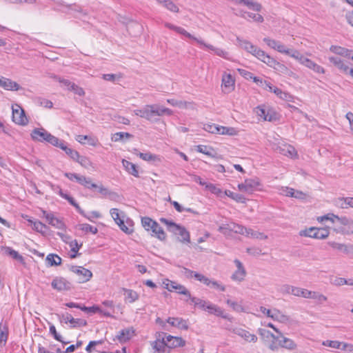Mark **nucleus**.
<instances>
[{
	"instance_id": "052dcab7",
	"label": "nucleus",
	"mask_w": 353,
	"mask_h": 353,
	"mask_svg": "<svg viewBox=\"0 0 353 353\" xmlns=\"http://www.w3.org/2000/svg\"><path fill=\"white\" fill-rule=\"evenodd\" d=\"M269 63H270V64H269L268 66H270V67H271V68H274V70H278L279 72H283L285 70H286V67L283 64L279 63V61H277L274 58H272L271 61L270 62L269 61Z\"/></svg>"
},
{
	"instance_id": "bb28decb",
	"label": "nucleus",
	"mask_w": 353,
	"mask_h": 353,
	"mask_svg": "<svg viewBox=\"0 0 353 353\" xmlns=\"http://www.w3.org/2000/svg\"><path fill=\"white\" fill-rule=\"evenodd\" d=\"M228 92H230L234 88V79L230 74L224 72L222 77V84Z\"/></svg>"
},
{
	"instance_id": "5701e85b",
	"label": "nucleus",
	"mask_w": 353,
	"mask_h": 353,
	"mask_svg": "<svg viewBox=\"0 0 353 353\" xmlns=\"http://www.w3.org/2000/svg\"><path fill=\"white\" fill-rule=\"evenodd\" d=\"M330 51L332 53L339 55L341 57L351 59L353 51L352 50L339 46L332 45L330 48Z\"/></svg>"
},
{
	"instance_id": "4be33fe9",
	"label": "nucleus",
	"mask_w": 353,
	"mask_h": 353,
	"mask_svg": "<svg viewBox=\"0 0 353 353\" xmlns=\"http://www.w3.org/2000/svg\"><path fill=\"white\" fill-rule=\"evenodd\" d=\"M206 311L210 314H214L216 316H220L225 319H230L229 314L225 313L224 310L221 307L210 302L208 305Z\"/></svg>"
},
{
	"instance_id": "f03ea898",
	"label": "nucleus",
	"mask_w": 353,
	"mask_h": 353,
	"mask_svg": "<svg viewBox=\"0 0 353 353\" xmlns=\"http://www.w3.org/2000/svg\"><path fill=\"white\" fill-rule=\"evenodd\" d=\"M160 221L168 226V229L170 232L181 236L180 241L183 243H190V233L184 227L165 218H161Z\"/></svg>"
},
{
	"instance_id": "2f4dec72",
	"label": "nucleus",
	"mask_w": 353,
	"mask_h": 353,
	"mask_svg": "<svg viewBox=\"0 0 353 353\" xmlns=\"http://www.w3.org/2000/svg\"><path fill=\"white\" fill-rule=\"evenodd\" d=\"M255 57H256L260 61H263V63H266L268 65H269L271 60L273 57H270L269 54H268L265 51L259 49V48H256V51L252 54Z\"/></svg>"
},
{
	"instance_id": "72a5a7b5",
	"label": "nucleus",
	"mask_w": 353,
	"mask_h": 353,
	"mask_svg": "<svg viewBox=\"0 0 353 353\" xmlns=\"http://www.w3.org/2000/svg\"><path fill=\"white\" fill-rule=\"evenodd\" d=\"M236 40L240 47H241L248 52L252 54H253V53L256 51L257 48L256 46H254L252 43H251L250 41L247 40L241 39L239 37H237Z\"/></svg>"
},
{
	"instance_id": "f8f14e48",
	"label": "nucleus",
	"mask_w": 353,
	"mask_h": 353,
	"mask_svg": "<svg viewBox=\"0 0 353 353\" xmlns=\"http://www.w3.org/2000/svg\"><path fill=\"white\" fill-rule=\"evenodd\" d=\"M51 286L59 292L68 291L72 288L71 283L61 276L55 277L51 283Z\"/></svg>"
},
{
	"instance_id": "49530a36",
	"label": "nucleus",
	"mask_w": 353,
	"mask_h": 353,
	"mask_svg": "<svg viewBox=\"0 0 353 353\" xmlns=\"http://www.w3.org/2000/svg\"><path fill=\"white\" fill-rule=\"evenodd\" d=\"M238 133V131L234 128L232 127H225V126H221L219 127V134H225V135H230V136H234L236 135Z\"/></svg>"
},
{
	"instance_id": "0eeeda50",
	"label": "nucleus",
	"mask_w": 353,
	"mask_h": 353,
	"mask_svg": "<svg viewBox=\"0 0 353 353\" xmlns=\"http://www.w3.org/2000/svg\"><path fill=\"white\" fill-rule=\"evenodd\" d=\"M64 175L70 181L75 180L77 183L85 186L86 188L92 189L97 188L95 183H92L90 178L70 172H65Z\"/></svg>"
},
{
	"instance_id": "f3484780",
	"label": "nucleus",
	"mask_w": 353,
	"mask_h": 353,
	"mask_svg": "<svg viewBox=\"0 0 353 353\" xmlns=\"http://www.w3.org/2000/svg\"><path fill=\"white\" fill-rule=\"evenodd\" d=\"M329 61L332 63L341 72L348 74L350 68L346 61L338 57H329Z\"/></svg>"
},
{
	"instance_id": "09e8293b",
	"label": "nucleus",
	"mask_w": 353,
	"mask_h": 353,
	"mask_svg": "<svg viewBox=\"0 0 353 353\" xmlns=\"http://www.w3.org/2000/svg\"><path fill=\"white\" fill-rule=\"evenodd\" d=\"M152 233H154V236L158 238L159 240H164L166 237V235L163 230V228L159 225V224L157 222V226H154L151 230Z\"/></svg>"
},
{
	"instance_id": "cd10ccee",
	"label": "nucleus",
	"mask_w": 353,
	"mask_h": 353,
	"mask_svg": "<svg viewBox=\"0 0 353 353\" xmlns=\"http://www.w3.org/2000/svg\"><path fill=\"white\" fill-rule=\"evenodd\" d=\"M279 342V345L281 347L292 350L296 347V345L294 341L292 339L285 337L281 333L280 336H279V339L277 340Z\"/></svg>"
},
{
	"instance_id": "b1692460",
	"label": "nucleus",
	"mask_w": 353,
	"mask_h": 353,
	"mask_svg": "<svg viewBox=\"0 0 353 353\" xmlns=\"http://www.w3.org/2000/svg\"><path fill=\"white\" fill-rule=\"evenodd\" d=\"M1 250L6 255H8L19 261L21 264H25V260L22 255H21L17 251L13 250L11 247L8 246H2Z\"/></svg>"
},
{
	"instance_id": "37998d69",
	"label": "nucleus",
	"mask_w": 353,
	"mask_h": 353,
	"mask_svg": "<svg viewBox=\"0 0 353 353\" xmlns=\"http://www.w3.org/2000/svg\"><path fill=\"white\" fill-rule=\"evenodd\" d=\"M230 223L232 232L246 236L248 228L234 222H230Z\"/></svg>"
},
{
	"instance_id": "0e129e2a",
	"label": "nucleus",
	"mask_w": 353,
	"mask_h": 353,
	"mask_svg": "<svg viewBox=\"0 0 353 353\" xmlns=\"http://www.w3.org/2000/svg\"><path fill=\"white\" fill-rule=\"evenodd\" d=\"M259 334L263 338H272L274 341L279 339L278 336H275L274 334H272L270 331L265 330V329H259L258 330Z\"/></svg>"
},
{
	"instance_id": "1a4fd4ad",
	"label": "nucleus",
	"mask_w": 353,
	"mask_h": 353,
	"mask_svg": "<svg viewBox=\"0 0 353 353\" xmlns=\"http://www.w3.org/2000/svg\"><path fill=\"white\" fill-rule=\"evenodd\" d=\"M260 185V180L255 177L253 179H245L244 183L239 184L238 188L240 191L245 192L248 193H252L254 191L258 190V188Z\"/></svg>"
},
{
	"instance_id": "7ed1b4c3",
	"label": "nucleus",
	"mask_w": 353,
	"mask_h": 353,
	"mask_svg": "<svg viewBox=\"0 0 353 353\" xmlns=\"http://www.w3.org/2000/svg\"><path fill=\"white\" fill-rule=\"evenodd\" d=\"M31 137L34 141L48 142L54 146L58 145L59 139L49 133L44 128H35L31 132Z\"/></svg>"
},
{
	"instance_id": "bf43d9fd",
	"label": "nucleus",
	"mask_w": 353,
	"mask_h": 353,
	"mask_svg": "<svg viewBox=\"0 0 353 353\" xmlns=\"http://www.w3.org/2000/svg\"><path fill=\"white\" fill-rule=\"evenodd\" d=\"M317 239H325L330 234V228H317Z\"/></svg>"
},
{
	"instance_id": "c9c22d12",
	"label": "nucleus",
	"mask_w": 353,
	"mask_h": 353,
	"mask_svg": "<svg viewBox=\"0 0 353 353\" xmlns=\"http://www.w3.org/2000/svg\"><path fill=\"white\" fill-rule=\"evenodd\" d=\"M155 117H161L163 115L170 116L172 115L173 111L170 108L159 105L158 104H154Z\"/></svg>"
},
{
	"instance_id": "ddd939ff",
	"label": "nucleus",
	"mask_w": 353,
	"mask_h": 353,
	"mask_svg": "<svg viewBox=\"0 0 353 353\" xmlns=\"http://www.w3.org/2000/svg\"><path fill=\"white\" fill-rule=\"evenodd\" d=\"M59 319L61 323H70L72 327L85 326L87 325L86 321L81 319H74L68 312L59 315Z\"/></svg>"
},
{
	"instance_id": "5fc2aeb1",
	"label": "nucleus",
	"mask_w": 353,
	"mask_h": 353,
	"mask_svg": "<svg viewBox=\"0 0 353 353\" xmlns=\"http://www.w3.org/2000/svg\"><path fill=\"white\" fill-rule=\"evenodd\" d=\"M256 112L259 117L263 119L265 121H271L273 118L268 117V112L266 111L265 108L263 106H258L256 108Z\"/></svg>"
},
{
	"instance_id": "864d4df0",
	"label": "nucleus",
	"mask_w": 353,
	"mask_h": 353,
	"mask_svg": "<svg viewBox=\"0 0 353 353\" xmlns=\"http://www.w3.org/2000/svg\"><path fill=\"white\" fill-rule=\"evenodd\" d=\"M242 17L245 19H252L253 21L259 23H262L263 21V17L259 14L245 12Z\"/></svg>"
},
{
	"instance_id": "a18cd8bd",
	"label": "nucleus",
	"mask_w": 353,
	"mask_h": 353,
	"mask_svg": "<svg viewBox=\"0 0 353 353\" xmlns=\"http://www.w3.org/2000/svg\"><path fill=\"white\" fill-rule=\"evenodd\" d=\"M196 150L198 152L203 153L210 157H213L214 155L213 154L214 150L212 148L203 145H199L196 146Z\"/></svg>"
},
{
	"instance_id": "13d9d810",
	"label": "nucleus",
	"mask_w": 353,
	"mask_h": 353,
	"mask_svg": "<svg viewBox=\"0 0 353 353\" xmlns=\"http://www.w3.org/2000/svg\"><path fill=\"white\" fill-rule=\"evenodd\" d=\"M310 292V291L308 290L295 287V288L293 291V295L307 299L308 296H309Z\"/></svg>"
},
{
	"instance_id": "4c0bfd02",
	"label": "nucleus",
	"mask_w": 353,
	"mask_h": 353,
	"mask_svg": "<svg viewBox=\"0 0 353 353\" xmlns=\"http://www.w3.org/2000/svg\"><path fill=\"white\" fill-rule=\"evenodd\" d=\"M188 299L191 300V302L194 303L195 307H198L199 308L205 311L207 310V307L210 301H205V300H203L200 298L192 296L191 298Z\"/></svg>"
},
{
	"instance_id": "f257e3e1",
	"label": "nucleus",
	"mask_w": 353,
	"mask_h": 353,
	"mask_svg": "<svg viewBox=\"0 0 353 353\" xmlns=\"http://www.w3.org/2000/svg\"><path fill=\"white\" fill-rule=\"evenodd\" d=\"M263 41L270 48L277 50L280 53L289 55L294 59H298L301 57V53L298 50L288 48L276 40L270 39L269 37H265L263 39Z\"/></svg>"
},
{
	"instance_id": "8fccbe9b",
	"label": "nucleus",
	"mask_w": 353,
	"mask_h": 353,
	"mask_svg": "<svg viewBox=\"0 0 353 353\" xmlns=\"http://www.w3.org/2000/svg\"><path fill=\"white\" fill-rule=\"evenodd\" d=\"M126 223L128 225L125 224L124 220L119 221L117 224L119 225L120 229L124 232L125 234H130L133 232L132 225L130 223V221H127Z\"/></svg>"
},
{
	"instance_id": "e433bc0d",
	"label": "nucleus",
	"mask_w": 353,
	"mask_h": 353,
	"mask_svg": "<svg viewBox=\"0 0 353 353\" xmlns=\"http://www.w3.org/2000/svg\"><path fill=\"white\" fill-rule=\"evenodd\" d=\"M279 152L291 158L296 155L295 148L290 145H284L283 147H279Z\"/></svg>"
},
{
	"instance_id": "2eb2a0df",
	"label": "nucleus",
	"mask_w": 353,
	"mask_h": 353,
	"mask_svg": "<svg viewBox=\"0 0 353 353\" xmlns=\"http://www.w3.org/2000/svg\"><path fill=\"white\" fill-rule=\"evenodd\" d=\"M194 40L195 41H196L197 43L200 44L201 46H203V47L210 50L211 51L214 52V53L220 57H222L223 59H230L229 58V53L228 52H226L225 50L221 49V48H215L214 46H212V45H210V44H207L205 43L203 40L200 39H197V38H194Z\"/></svg>"
},
{
	"instance_id": "774afa93",
	"label": "nucleus",
	"mask_w": 353,
	"mask_h": 353,
	"mask_svg": "<svg viewBox=\"0 0 353 353\" xmlns=\"http://www.w3.org/2000/svg\"><path fill=\"white\" fill-rule=\"evenodd\" d=\"M32 228L37 232L44 233L47 226L39 221L32 222Z\"/></svg>"
},
{
	"instance_id": "3c124183",
	"label": "nucleus",
	"mask_w": 353,
	"mask_h": 353,
	"mask_svg": "<svg viewBox=\"0 0 353 353\" xmlns=\"http://www.w3.org/2000/svg\"><path fill=\"white\" fill-rule=\"evenodd\" d=\"M246 236L252 237L257 239H267L268 236L263 232L259 231H254L250 228H248L247 231Z\"/></svg>"
},
{
	"instance_id": "ea45409f",
	"label": "nucleus",
	"mask_w": 353,
	"mask_h": 353,
	"mask_svg": "<svg viewBox=\"0 0 353 353\" xmlns=\"http://www.w3.org/2000/svg\"><path fill=\"white\" fill-rule=\"evenodd\" d=\"M46 262L50 266H56L61 263V258L54 254H49L46 256Z\"/></svg>"
},
{
	"instance_id": "f704fd0d",
	"label": "nucleus",
	"mask_w": 353,
	"mask_h": 353,
	"mask_svg": "<svg viewBox=\"0 0 353 353\" xmlns=\"http://www.w3.org/2000/svg\"><path fill=\"white\" fill-rule=\"evenodd\" d=\"M165 26L170 30H174L176 32L181 34L182 35H184L185 37L190 38L191 39L194 40V38H195L194 36H192L190 33L188 32L184 28L174 26L170 23H165Z\"/></svg>"
},
{
	"instance_id": "4468645a",
	"label": "nucleus",
	"mask_w": 353,
	"mask_h": 353,
	"mask_svg": "<svg viewBox=\"0 0 353 353\" xmlns=\"http://www.w3.org/2000/svg\"><path fill=\"white\" fill-rule=\"evenodd\" d=\"M70 270L80 276L81 283L89 281L92 276V273L90 270L81 266H72Z\"/></svg>"
},
{
	"instance_id": "c03bdc74",
	"label": "nucleus",
	"mask_w": 353,
	"mask_h": 353,
	"mask_svg": "<svg viewBox=\"0 0 353 353\" xmlns=\"http://www.w3.org/2000/svg\"><path fill=\"white\" fill-rule=\"evenodd\" d=\"M76 140L80 143H84V141H87L90 145L95 146L97 143V139L88 135H78Z\"/></svg>"
},
{
	"instance_id": "680f3d73",
	"label": "nucleus",
	"mask_w": 353,
	"mask_h": 353,
	"mask_svg": "<svg viewBox=\"0 0 353 353\" xmlns=\"http://www.w3.org/2000/svg\"><path fill=\"white\" fill-rule=\"evenodd\" d=\"M343 343L338 341H330L327 340L323 342V345L330 347L334 349H341L343 347Z\"/></svg>"
},
{
	"instance_id": "aec40b11",
	"label": "nucleus",
	"mask_w": 353,
	"mask_h": 353,
	"mask_svg": "<svg viewBox=\"0 0 353 353\" xmlns=\"http://www.w3.org/2000/svg\"><path fill=\"white\" fill-rule=\"evenodd\" d=\"M232 332L244 339L248 342L256 343L257 341V336L255 334H251L242 328H234Z\"/></svg>"
},
{
	"instance_id": "20e7f679",
	"label": "nucleus",
	"mask_w": 353,
	"mask_h": 353,
	"mask_svg": "<svg viewBox=\"0 0 353 353\" xmlns=\"http://www.w3.org/2000/svg\"><path fill=\"white\" fill-rule=\"evenodd\" d=\"M334 232L343 235L353 234V220L347 216H339L338 223L333 228Z\"/></svg>"
},
{
	"instance_id": "412c9836",
	"label": "nucleus",
	"mask_w": 353,
	"mask_h": 353,
	"mask_svg": "<svg viewBox=\"0 0 353 353\" xmlns=\"http://www.w3.org/2000/svg\"><path fill=\"white\" fill-rule=\"evenodd\" d=\"M0 86L3 88L5 90L11 91H17L22 88L17 82L7 78H0Z\"/></svg>"
},
{
	"instance_id": "de8ad7c7",
	"label": "nucleus",
	"mask_w": 353,
	"mask_h": 353,
	"mask_svg": "<svg viewBox=\"0 0 353 353\" xmlns=\"http://www.w3.org/2000/svg\"><path fill=\"white\" fill-rule=\"evenodd\" d=\"M141 224L148 231L152 230L154 226H157V222L148 216H145L141 219Z\"/></svg>"
},
{
	"instance_id": "7c9ffc66",
	"label": "nucleus",
	"mask_w": 353,
	"mask_h": 353,
	"mask_svg": "<svg viewBox=\"0 0 353 353\" xmlns=\"http://www.w3.org/2000/svg\"><path fill=\"white\" fill-rule=\"evenodd\" d=\"M123 291L125 295V301L127 303H134L139 298V294L131 289L123 288Z\"/></svg>"
},
{
	"instance_id": "e2e57ef3",
	"label": "nucleus",
	"mask_w": 353,
	"mask_h": 353,
	"mask_svg": "<svg viewBox=\"0 0 353 353\" xmlns=\"http://www.w3.org/2000/svg\"><path fill=\"white\" fill-rule=\"evenodd\" d=\"M70 246L71 248V251L74 252V254H71V258H75L77 256V253L82 246V243L79 244L77 240H73L70 243Z\"/></svg>"
},
{
	"instance_id": "9b49d317",
	"label": "nucleus",
	"mask_w": 353,
	"mask_h": 353,
	"mask_svg": "<svg viewBox=\"0 0 353 353\" xmlns=\"http://www.w3.org/2000/svg\"><path fill=\"white\" fill-rule=\"evenodd\" d=\"M234 263L236 267V270L231 275L230 278L235 282L241 283L245 280L247 275L246 270L243 263L239 259H235Z\"/></svg>"
},
{
	"instance_id": "58836bf2",
	"label": "nucleus",
	"mask_w": 353,
	"mask_h": 353,
	"mask_svg": "<svg viewBox=\"0 0 353 353\" xmlns=\"http://www.w3.org/2000/svg\"><path fill=\"white\" fill-rule=\"evenodd\" d=\"M163 5L168 10L173 12H179V9L177 6L172 0H156Z\"/></svg>"
},
{
	"instance_id": "79ce46f5",
	"label": "nucleus",
	"mask_w": 353,
	"mask_h": 353,
	"mask_svg": "<svg viewBox=\"0 0 353 353\" xmlns=\"http://www.w3.org/2000/svg\"><path fill=\"white\" fill-rule=\"evenodd\" d=\"M338 219H339V216L335 215L332 213H329L326 215L319 216L317 218V221L319 222H323L324 221H330L335 226L338 223Z\"/></svg>"
},
{
	"instance_id": "4d7b16f0",
	"label": "nucleus",
	"mask_w": 353,
	"mask_h": 353,
	"mask_svg": "<svg viewBox=\"0 0 353 353\" xmlns=\"http://www.w3.org/2000/svg\"><path fill=\"white\" fill-rule=\"evenodd\" d=\"M226 303L232 308V310L237 312H245V309L243 306L236 301H232L230 299H228L226 301Z\"/></svg>"
},
{
	"instance_id": "6e6d98bb",
	"label": "nucleus",
	"mask_w": 353,
	"mask_h": 353,
	"mask_svg": "<svg viewBox=\"0 0 353 353\" xmlns=\"http://www.w3.org/2000/svg\"><path fill=\"white\" fill-rule=\"evenodd\" d=\"M79 230L85 232V233L90 232L93 234H95L98 232V229L96 227H94L88 223H81L79 225Z\"/></svg>"
},
{
	"instance_id": "c85d7f7f",
	"label": "nucleus",
	"mask_w": 353,
	"mask_h": 353,
	"mask_svg": "<svg viewBox=\"0 0 353 353\" xmlns=\"http://www.w3.org/2000/svg\"><path fill=\"white\" fill-rule=\"evenodd\" d=\"M167 102L172 106L178 107L179 108L194 109V103L193 102H188L183 101H178L174 99H167Z\"/></svg>"
},
{
	"instance_id": "6ab92c4d",
	"label": "nucleus",
	"mask_w": 353,
	"mask_h": 353,
	"mask_svg": "<svg viewBox=\"0 0 353 353\" xmlns=\"http://www.w3.org/2000/svg\"><path fill=\"white\" fill-rule=\"evenodd\" d=\"M296 59L299 60L301 62V63H303L307 68L314 70L316 73H319V74H324L325 73V70L323 67L316 64L312 60L304 57L301 54V57L298 58Z\"/></svg>"
},
{
	"instance_id": "6e6552de",
	"label": "nucleus",
	"mask_w": 353,
	"mask_h": 353,
	"mask_svg": "<svg viewBox=\"0 0 353 353\" xmlns=\"http://www.w3.org/2000/svg\"><path fill=\"white\" fill-rule=\"evenodd\" d=\"M12 121L21 125H25L28 123V120L25 114L23 109L18 104L12 105Z\"/></svg>"
},
{
	"instance_id": "393cba45",
	"label": "nucleus",
	"mask_w": 353,
	"mask_h": 353,
	"mask_svg": "<svg viewBox=\"0 0 353 353\" xmlns=\"http://www.w3.org/2000/svg\"><path fill=\"white\" fill-rule=\"evenodd\" d=\"M167 322L171 325L181 330H187L188 329V321L182 318L169 317Z\"/></svg>"
},
{
	"instance_id": "9d476101",
	"label": "nucleus",
	"mask_w": 353,
	"mask_h": 353,
	"mask_svg": "<svg viewBox=\"0 0 353 353\" xmlns=\"http://www.w3.org/2000/svg\"><path fill=\"white\" fill-rule=\"evenodd\" d=\"M154 104L145 105L140 109L134 110L135 115L144 118L148 121H153L155 117Z\"/></svg>"
},
{
	"instance_id": "338daca9",
	"label": "nucleus",
	"mask_w": 353,
	"mask_h": 353,
	"mask_svg": "<svg viewBox=\"0 0 353 353\" xmlns=\"http://www.w3.org/2000/svg\"><path fill=\"white\" fill-rule=\"evenodd\" d=\"M219 127V125H217L214 123H211V124L207 123V124H204L203 129L210 133L218 134Z\"/></svg>"
},
{
	"instance_id": "dca6fc26",
	"label": "nucleus",
	"mask_w": 353,
	"mask_h": 353,
	"mask_svg": "<svg viewBox=\"0 0 353 353\" xmlns=\"http://www.w3.org/2000/svg\"><path fill=\"white\" fill-rule=\"evenodd\" d=\"M165 341L167 343V346L168 350L170 351V349L184 347L185 345V341L181 337L174 336L166 333Z\"/></svg>"
},
{
	"instance_id": "423d86ee",
	"label": "nucleus",
	"mask_w": 353,
	"mask_h": 353,
	"mask_svg": "<svg viewBox=\"0 0 353 353\" xmlns=\"http://www.w3.org/2000/svg\"><path fill=\"white\" fill-rule=\"evenodd\" d=\"M195 279L211 289H214L220 292L226 290L225 285L221 282L214 279H210L203 274H196Z\"/></svg>"
},
{
	"instance_id": "a19ab883",
	"label": "nucleus",
	"mask_w": 353,
	"mask_h": 353,
	"mask_svg": "<svg viewBox=\"0 0 353 353\" xmlns=\"http://www.w3.org/2000/svg\"><path fill=\"white\" fill-rule=\"evenodd\" d=\"M271 319L281 323H285L289 321V317L282 314L279 310L274 309V312L271 314Z\"/></svg>"
},
{
	"instance_id": "c756f323",
	"label": "nucleus",
	"mask_w": 353,
	"mask_h": 353,
	"mask_svg": "<svg viewBox=\"0 0 353 353\" xmlns=\"http://www.w3.org/2000/svg\"><path fill=\"white\" fill-rule=\"evenodd\" d=\"M56 147L60 148L61 149L64 150L65 152V153L68 156H70L72 159H74L75 161H79V154L78 153V152H77L76 150H74L71 148H68L65 145V142L59 139V143L58 145H56Z\"/></svg>"
},
{
	"instance_id": "a211bd4d",
	"label": "nucleus",
	"mask_w": 353,
	"mask_h": 353,
	"mask_svg": "<svg viewBox=\"0 0 353 353\" xmlns=\"http://www.w3.org/2000/svg\"><path fill=\"white\" fill-rule=\"evenodd\" d=\"M327 245L332 249L345 254L353 253V245L351 244L341 243L336 241H328Z\"/></svg>"
},
{
	"instance_id": "a878e982",
	"label": "nucleus",
	"mask_w": 353,
	"mask_h": 353,
	"mask_svg": "<svg viewBox=\"0 0 353 353\" xmlns=\"http://www.w3.org/2000/svg\"><path fill=\"white\" fill-rule=\"evenodd\" d=\"M133 332L134 330L132 328L121 330L118 332V334L116 336V338L114 339V341L117 339L121 343H125L131 339Z\"/></svg>"
},
{
	"instance_id": "473e14b6",
	"label": "nucleus",
	"mask_w": 353,
	"mask_h": 353,
	"mask_svg": "<svg viewBox=\"0 0 353 353\" xmlns=\"http://www.w3.org/2000/svg\"><path fill=\"white\" fill-rule=\"evenodd\" d=\"M123 166L125 168V170L130 174L133 175L135 177H139V171L137 170V167L135 164L130 162L127 160L123 159L122 161Z\"/></svg>"
},
{
	"instance_id": "603ef678",
	"label": "nucleus",
	"mask_w": 353,
	"mask_h": 353,
	"mask_svg": "<svg viewBox=\"0 0 353 353\" xmlns=\"http://www.w3.org/2000/svg\"><path fill=\"white\" fill-rule=\"evenodd\" d=\"M307 299L316 300L319 303H323L327 301V297L317 292L310 291Z\"/></svg>"
},
{
	"instance_id": "69168bd1",
	"label": "nucleus",
	"mask_w": 353,
	"mask_h": 353,
	"mask_svg": "<svg viewBox=\"0 0 353 353\" xmlns=\"http://www.w3.org/2000/svg\"><path fill=\"white\" fill-rule=\"evenodd\" d=\"M72 206H74L76 210H77V212L81 214L82 216H83L85 218H86L87 219H88L89 221H92L91 220V218L90 216H88L85 213V212L81 208V207L79 205V204L76 202V201L74 199V198H72L69 200L68 201Z\"/></svg>"
},
{
	"instance_id": "39448f33",
	"label": "nucleus",
	"mask_w": 353,
	"mask_h": 353,
	"mask_svg": "<svg viewBox=\"0 0 353 353\" xmlns=\"http://www.w3.org/2000/svg\"><path fill=\"white\" fill-rule=\"evenodd\" d=\"M155 341L151 342V346L154 350L153 353H170L165 341L166 333L163 332H157Z\"/></svg>"
}]
</instances>
